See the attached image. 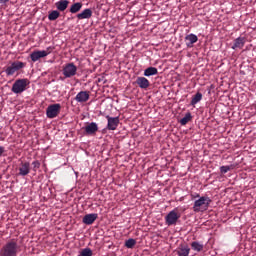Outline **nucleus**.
Listing matches in <instances>:
<instances>
[{
  "label": "nucleus",
  "mask_w": 256,
  "mask_h": 256,
  "mask_svg": "<svg viewBox=\"0 0 256 256\" xmlns=\"http://www.w3.org/2000/svg\"><path fill=\"white\" fill-rule=\"evenodd\" d=\"M192 199H197L194 201L193 212L201 213L203 211H207L209 209V205H211V198L209 196L200 197L199 194L191 195Z\"/></svg>",
  "instance_id": "nucleus-1"
},
{
  "label": "nucleus",
  "mask_w": 256,
  "mask_h": 256,
  "mask_svg": "<svg viewBox=\"0 0 256 256\" xmlns=\"http://www.w3.org/2000/svg\"><path fill=\"white\" fill-rule=\"evenodd\" d=\"M19 254V244L12 239L5 243L0 249V256H17Z\"/></svg>",
  "instance_id": "nucleus-2"
},
{
  "label": "nucleus",
  "mask_w": 256,
  "mask_h": 256,
  "mask_svg": "<svg viewBox=\"0 0 256 256\" xmlns=\"http://www.w3.org/2000/svg\"><path fill=\"white\" fill-rule=\"evenodd\" d=\"M29 85V80L27 79H18L14 82L12 85V93H15L16 95H21L26 89L27 86Z\"/></svg>",
  "instance_id": "nucleus-3"
},
{
  "label": "nucleus",
  "mask_w": 256,
  "mask_h": 256,
  "mask_svg": "<svg viewBox=\"0 0 256 256\" xmlns=\"http://www.w3.org/2000/svg\"><path fill=\"white\" fill-rule=\"evenodd\" d=\"M62 75L65 79H71V77H75L77 75V67L75 63L70 62L63 66Z\"/></svg>",
  "instance_id": "nucleus-4"
},
{
  "label": "nucleus",
  "mask_w": 256,
  "mask_h": 256,
  "mask_svg": "<svg viewBox=\"0 0 256 256\" xmlns=\"http://www.w3.org/2000/svg\"><path fill=\"white\" fill-rule=\"evenodd\" d=\"M24 67H25V63L21 61H14L11 63L10 66H8L5 69V73L8 77H11L12 75H15L17 71H21V69H23Z\"/></svg>",
  "instance_id": "nucleus-5"
},
{
  "label": "nucleus",
  "mask_w": 256,
  "mask_h": 256,
  "mask_svg": "<svg viewBox=\"0 0 256 256\" xmlns=\"http://www.w3.org/2000/svg\"><path fill=\"white\" fill-rule=\"evenodd\" d=\"M51 51H53V48H51V47H48L46 50L33 51L30 54V59H31V61H33V63H37V61H39V59H43L44 57H47V55H49L51 53Z\"/></svg>",
  "instance_id": "nucleus-6"
},
{
  "label": "nucleus",
  "mask_w": 256,
  "mask_h": 256,
  "mask_svg": "<svg viewBox=\"0 0 256 256\" xmlns=\"http://www.w3.org/2000/svg\"><path fill=\"white\" fill-rule=\"evenodd\" d=\"M59 113H61V104L59 103L49 105L46 109V117L48 119H55Z\"/></svg>",
  "instance_id": "nucleus-7"
},
{
  "label": "nucleus",
  "mask_w": 256,
  "mask_h": 256,
  "mask_svg": "<svg viewBox=\"0 0 256 256\" xmlns=\"http://www.w3.org/2000/svg\"><path fill=\"white\" fill-rule=\"evenodd\" d=\"M180 218L181 215L177 214L176 210H172L165 216V223L168 227H171V225H177V221H179Z\"/></svg>",
  "instance_id": "nucleus-8"
},
{
  "label": "nucleus",
  "mask_w": 256,
  "mask_h": 256,
  "mask_svg": "<svg viewBox=\"0 0 256 256\" xmlns=\"http://www.w3.org/2000/svg\"><path fill=\"white\" fill-rule=\"evenodd\" d=\"M106 119L108 121L106 126V129H108V131H115L117 127H119V117H111L107 115Z\"/></svg>",
  "instance_id": "nucleus-9"
},
{
  "label": "nucleus",
  "mask_w": 256,
  "mask_h": 256,
  "mask_svg": "<svg viewBox=\"0 0 256 256\" xmlns=\"http://www.w3.org/2000/svg\"><path fill=\"white\" fill-rule=\"evenodd\" d=\"M86 135H95L99 131V126L95 122H91L84 127Z\"/></svg>",
  "instance_id": "nucleus-10"
},
{
  "label": "nucleus",
  "mask_w": 256,
  "mask_h": 256,
  "mask_svg": "<svg viewBox=\"0 0 256 256\" xmlns=\"http://www.w3.org/2000/svg\"><path fill=\"white\" fill-rule=\"evenodd\" d=\"M97 217H99L97 213L86 214L82 219V223L84 225H93L97 221Z\"/></svg>",
  "instance_id": "nucleus-11"
},
{
  "label": "nucleus",
  "mask_w": 256,
  "mask_h": 256,
  "mask_svg": "<svg viewBox=\"0 0 256 256\" xmlns=\"http://www.w3.org/2000/svg\"><path fill=\"white\" fill-rule=\"evenodd\" d=\"M28 173H31V164L29 162L21 163L18 175L26 177Z\"/></svg>",
  "instance_id": "nucleus-12"
},
{
  "label": "nucleus",
  "mask_w": 256,
  "mask_h": 256,
  "mask_svg": "<svg viewBox=\"0 0 256 256\" xmlns=\"http://www.w3.org/2000/svg\"><path fill=\"white\" fill-rule=\"evenodd\" d=\"M76 17L79 20L91 19V17H93V10H91V8H86L81 13H78Z\"/></svg>",
  "instance_id": "nucleus-13"
},
{
  "label": "nucleus",
  "mask_w": 256,
  "mask_h": 256,
  "mask_svg": "<svg viewBox=\"0 0 256 256\" xmlns=\"http://www.w3.org/2000/svg\"><path fill=\"white\" fill-rule=\"evenodd\" d=\"M186 46L188 48L193 47L197 41H199V38L195 34H188L185 36Z\"/></svg>",
  "instance_id": "nucleus-14"
},
{
  "label": "nucleus",
  "mask_w": 256,
  "mask_h": 256,
  "mask_svg": "<svg viewBox=\"0 0 256 256\" xmlns=\"http://www.w3.org/2000/svg\"><path fill=\"white\" fill-rule=\"evenodd\" d=\"M75 100L77 101V103H87V101H89V92L88 91L79 92L76 95Z\"/></svg>",
  "instance_id": "nucleus-15"
},
{
  "label": "nucleus",
  "mask_w": 256,
  "mask_h": 256,
  "mask_svg": "<svg viewBox=\"0 0 256 256\" xmlns=\"http://www.w3.org/2000/svg\"><path fill=\"white\" fill-rule=\"evenodd\" d=\"M190 252H191V248H189L187 244H180L177 249L178 256H189Z\"/></svg>",
  "instance_id": "nucleus-16"
},
{
  "label": "nucleus",
  "mask_w": 256,
  "mask_h": 256,
  "mask_svg": "<svg viewBox=\"0 0 256 256\" xmlns=\"http://www.w3.org/2000/svg\"><path fill=\"white\" fill-rule=\"evenodd\" d=\"M136 84L138 87H140V89H149V86L151 85L149 80L145 77H138L136 79Z\"/></svg>",
  "instance_id": "nucleus-17"
},
{
  "label": "nucleus",
  "mask_w": 256,
  "mask_h": 256,
  "mask_svg": "<svg viewBox=\"0 0 256 256\" xmlns=\"http://www.w3.org/2000/svg\"><path fill=\"white\" fill-rule=\"evenodd\" d=\"M246 39L245 37H238L234 40V44L232 45V49H243L245 47Z\"/></svg>",
  "instance_id": "nucleus-18"
},
{
  "label": "nucleus",
  "mask_w": 256,
  "mask_h": 256,
  "mask_svg": "<svg viewBox=\"0 0 256 256\" xmlns=\"http://www.w3.org/2000/svg\"><path fill=\"white\" fill-rule=\"evenodd\" d=\"M55 7L58 11H65L69 7V0H60L56 2Z\"/></svg>",
  "instance_id": "nucleus-19"
},
{
  "label": "nucleus",
  "mask_w": 256,
  "mask_h": 256,
  "mask_svg": "<svg viewBox=\"0 0 256 256\" xmlns=\"http://www.w3.org/2000/svg\"><path fill=\"white\" fill-rule=\"evenodd\" d=\"M81 9H83V3L81 2H76L74 4L71 5L69 11L72 13V14H75V13H79V11H81Z\"/></svg>",
  "instance_id": "nucleus-20"
},
{
  "label": "nucleus",
  "mask_w": 256,
  "mask_h": 256,
  "mask_svg": "<svg viewBox=\"0 0 256 256\" xmlns=\"http://www.w3.org/2000/svg\"><path fill=\"white\" fill-rule=\"evenodd\" d=\"M158 70L155 67H148L145 71H144V76L145 77H151L153 75H157Z\"/></svg>",
  "instance_id": "nucleus-21"
},
{
  "label": "nucleus",
  "mask_w": 256,
  "mask_h": 256,
  "mask_svg": "<svg viewBox=\"0 0 256 256\" xmlns=\"http://www.w3.org/2000/svg\"><path fill=\"white\" fill-rule=\"evenodd\" d=\"M201 99H203V94H201L200 92L196 93L191 100V105L195 106L197 105V103H199V101H201Z\"/></svg>",
  "instance_id": "nucleus-22"
},
{
  "label": "nucleus",
  "mask_w": 256,
  "mask_h": 256,
  "mask_svg": "<svg viewBox=\"0 0 256 256\" xmlns=\"http://www.w3.org/2000/svg\"><path fill=\"white\" fill-rule=\"evenodd\" d=\"M191 119H193L191 112L186 113L185 116L180 120V125H187Z\"/></svg>",
  "instance_id": "nucleus-23"
},
{
  "label": "nucleus",
  "mask_w": 256,
  "mask_h": 256,
  "mask_svg": "<svg viewBox=\"0 0 256 256\" xmlns=\"http://www.w3.org/2000/svg\"><path fill=\"white\" fill-rule=\"evenodd\" d=\"M59 15H60L59 11L53 10L48 14V19L49 21H57V19H59Z\"/></svg>",
  "instance_id": "nucleus-24"
},
{
  "label": "nucleus",
  "mask_w": 256,
  "mask_h": 256,
  "mask_svg": "<svg viewBox=\"0 0 256 256\" xmlns=\"http://www.w3.org/2000/svg\"><path fill=\"white\" fill-rule=\"evenodd\" d=\"M191 247H192L193 251H197L198 253L203 251V244H201L197 241L192 242Z\"/></svg>",
  "instance_id": "nucleus-25"
},
{
  "label": "nucleus",
  "mask_w": 256,
  "mask_h": 256,
  "mask_svg": "<svg viewBox=\"0 0 256 256\" xmlns=\"http://www.w3.org/2000/svg\"><path fill=\"white\" fill-rule=\"evenodd\" d=\"M135 245H137V240L133 238H129L128 240L125 241V247H127V249H133Z\"/></svg>",
  "instance_id": "nucleus-26"
},
{
  "label": "nucleus",
  "mask_w": 256,
  "mask_h": 256,
  "mask_svg": "<svg viewBox=\"0 0 256 256\" xmlns=\"http://www.w3.org/2000/svg\"><path fill=\"white\" fill-rule=\"evenodd\" d=\"M32 167H33V171H37V169L41 167V162H39V160L32 162Z\"/></svg>",
  "instance_id": "nucleus-27"
},
{
  "label": "nucleus",
  "mask_w": 256,
  "mask_h": 256,
  "mask_svg": "<svg viewBox=\"0 0 256 256\" xmlns=\"http://www.w3.org/2000/svg\"><path fill=\"white\" fill-rule=\"evenodd\" d=\"M228 171H231V166H221L220 167V173L225 174V173H228Z\"/></svg>",
  "instance_id": "nucleus-28"
},
{
  "label": "nucleus",
  "mask_w": 256,
  "mask_h": 256,
  "mask_svg": "<svg viewBox=\"0 0 256 256\" xmlns=\"http://www.w3.org/2000/svg\"><path fill=\"white\" fill-rule=\"evenodd\" d=\"M9 3V0H0V5H7Z\"/></svg>",
  "instance_id": "nucleus-29"
},
{
  "label": "nucleus",
  "mask_w": 256,
  "mask_h": 256,
  "mask_svg": "<svg viewBox=\"0 0 256 256\" xmlns=\"http://www.w3.org/2000/svg\"><path fill=\"white\" fill-rule=\"evenodd\" d=\"M3 153H5V147L0 146V157L3 155Z\"/></svg>",
  "instance_id": "nucleus-30"
},
{
  "label": "nucleus",
  "mask_w": 256,
  "mask_h": 256,
  "mask_svg": "<svg viewBox=\"0 0 256 256\" xmlns=\"http://www.w3.org/2000/svg\"><path fill=\"white\" fill-rule=\"evenodd\" d=\"M104 77L102 78H98V82L101 83V81H103Z\"/></svg>",
  "instance_id": "nucleus-31"
}]
</instances>
